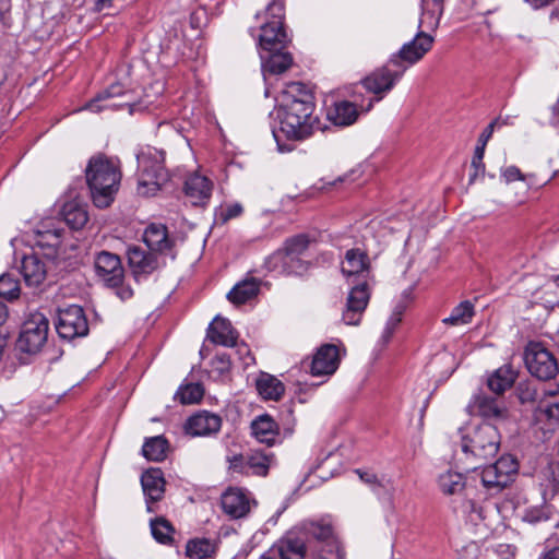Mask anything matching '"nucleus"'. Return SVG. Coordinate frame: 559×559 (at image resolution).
Instances as JSON below:
<instances>
[{
	"label": "nucleus",
	"mask_w": 559,
	"mask_h": 559,
	"mask_svg": "<svg viewBox=\"0 0 559 559\" xmlns=\"http://www.w3.org/2000/svg\"><path fill=\"white\" fill-rule=\"evenodd\" d=\"M221 425L222 419L219 416L207 411H202L188 418L186 431L194 437L210 436L212 433H216L219 430Z\"/></svg>",
	"instance_id": "393cba45"
},
{
	"label": "nucleus",
	"mask_w": 559,
	"mask_h": 559,
	"mask_svg": "<svg viewBox=\"0 0 559 559\" xmlns=\"http://www.w3.org/2000/svg\"><path fill=\"white\" fill-rule=\"evenodd\" d=\"M7 345V337L2 334H0V360L2 359L3 349Z\"/></svg>",
	"instance_id": "338daca9"
},
{
	"label": "nucleus",
	"mask_w": 559,
	"mask_h": 559,
	"mask_svg": "<svg viewBox=\"0 0 559 559\" xmlns=\"http://www.w3.org/2000/svg\"><path fill=\"white\" fill-rule=\"evenodd\" d=\"M524 361L531 374L540 380L552 379L558 372V364L555 356L538 342L527 344Z\"/></svg>",
	"instance_id": "ddd939ff"
},
{
	"label": "nucleus",
	"mask_w": 559,
	"mask_h": 559,
	"mask_svg": "<svg viewBox=\"0 0 559 559\" xmlns=\"http://www.w3.org/2000/svg\"><path fill=\"white\" fill-rule=\"evenodd\" d=\"M242 213V206L239 203L227 205L221 211V219L225 223L231 218L240 216Z\"/></svg>",
	"instance_id": "603ef678"
},
{
	"label": "nucleus",
	"mask_w": 559,
	"mask_h": 559,
	"mask_svg": "<svg viewBox=\"0 0 559 559\" xmlns=\"http://www.w3.org/2000/svg\"><path fill=\"white\" fill-rule=\"evenodd\" d=\"M223 511L231 519L245 516V492L241 488L229 487L221 497Z\"/></svg>",
	"instance_id": "7c9ffc66"
},
{
	"label": "nucleus",
	"mask_w": 559,
	"mask_h": 559,
	"mask_svg": "<svg viewBox=\"0 0 559 559\" xmlns=\"http://www.w3.org/2000/svg\"><path fill=\"white\" fill-rule=\"evenodd\" d=\"M226 298L235 307L245 305V278L235 284V286L227 293Z\"/></svg>",
	"instance_id": "49530a36"
},
{
	"label": "nucleus",
	"mask_w": 559,
	"mask_h": 559,
	"mask_svg": "<svg viewBox=\"0 0 559 559\" xmlns=\"http://www.w3.org/2000/svg\"><path fill=\"white\" fill-rule=\"evenodd\" d=\"M456 511L479 538H487L492 532L497 516L495 508L489 503H478L464 498L456 507Z\"/></svg>",
	"instance_id": "9d476101"
},
{
	"label": "nucleus",
	"mask_w": 559,
	"mask_h": 559,
	"mask_svg": "<svg viewBox=\"0 0 559 559\" xmlns=\"http://www.w3.org/2000/svg\"><path fill=\"white\" fill-rule=\"evenodd\" d=\"M356 473L358 474L359 478L368 484V485H374V484H378V479H377V476L372 473H367V472H361L359 469L356 471Z\"/></svg>",
	"instance_id": "052dcab7"
},
{
	"label": "nucleus",
	"mask_w": 559,
	"mask_h": 559,
	"mask_svg": "<svg viewBox=\"0 0 559 559\" xmlns=\"http://www.w3.org/2000/svg\"><path fill=\"white\" fill-rule=\"evenodd\" d=\"M485 150L483 146H476L474 156L471 163V167L473 171L469 175V183H473L479 176H483L485 173V164L483 163Z\"/></svg>",
	"instance_id": "a18cd8bd"
},
{
	"label": "nucleus",
	"mask_w": 559,
	"mask_h": 559,
	"mask_svg": "<svg viewBox=\"0 0 559 559\" xmlns=\"http://www.w3.org/2000/svg\"><path fill=\"white\" fill-rule=\"evenodd\" d=\"M206 338L215 345L233 347L237 343L238 332L229 320L216 316L206 330Z\"/></svg>",
	"instance_id": "5701e85b"
},
{
	"label": "nucleus",
	"mask_w": 559,
	"mask_h": 559,
	"mask_svg": "<svg viewBox=\"0 0 559 559\" xmlns=\"http://www.w3.org/2000/svg\"><path fill=\"white\" fill-rule=\"evenodd\" d=\"M271 453L251 450L250 455L247 457V465L252 469L253 474L258 476H265L271 464Z\"/></svg>",
	"instance_id": "79ce46f5"
},
{
	"label": "nucleus",
	"mask_w": 559,
	"mask_h": 559,
	"mask_svg": "<svg viewBox=\"0 0 559 559\" xmlns=\"http://www.w3.org/2000/svg\"><path fill=\"white\" fill-rule=\"evenodd\" d=\"M472 414L479 415L486 419H504L508 411L504 405L495 397L476 394L468 404Z\"/></svg>",
	"instance_id": "b1692460"
},
{
	"label": "nucleus",
	"mask_w": 559,
	"mask_h": 559,
	"mask_svg": "<svg viewBox=\"0 0 559 559\" xmlns=\"http://www.w3.org/2000/svg\"><path fill=\"white\" fill-rule=\"evenodd\" d=\"M129 267L136 280L147 276L159 267L158 254L146 251L140 246H129L127 249Z\"/></svg>",
	"instance_id": "6ab92c4d"
},
{
	"label": "nucleus",
	"mask_w": 559,
	"mask_h": 559,
	"mask_svg": "<svg viewBox=\"0 0 559 559\" xmlns=\"http://www.w3.org/2000/svg\"><path fill=\"white\" fill-rule=\"evenodd\" d=\"M342 273L348 280L357 276L359 282L350 288L342 319L347 325H358L370 299L368 286L369 261L365 252L350 249L342 262Z\"/></svg>",
	"instance_id": "7ed1b4c3"
},
{
	"label": "nucleus",
	"mask_w": 559,
	"mask_h": 559,
	"mask_svg": "<svg viewBox=\"0 0 559 559\" xmlns=\"http://www.w3.org/2000/svg\"><path fill=\"white\" fill-rule=\"evenodd\" d=\"M261 282L254 277L247 276V301L257 296L260 290Z\"/></svg>",
	"instance_id": "6e6d98bb"
},
{
	"label": "nucleus",
	"mask_w": 559,
	"mask_h": 559,
	"mask_svg": "<svg viewBox=\"0 0 559 559\" xmlns=\"http://www.w3.org/2000/svg\"><path fill=\"white\" fill-rule=\"evenodd\" d=\"M10 10V0H0V19Z\"/></svg>",
	"instance_id": "0e129e2a"
},
{
	"label": "nucleus",
	"mask_w": 559,
	"mask_h": 559,
	"mask_svg": "<svg viewBox=\"0 0 559 559\" xmlns=\"http://www.w3.org/2000/svg\"><path fill=\"white\" fill-rule=\"evenodd\" d=\"M500 447V433L491 424H481L462 438V450L477 461L493 457Z\"/></svg>",
	"instance_id": "423d86ee"
},
{
	"label": "nucleus",
	"mask_w": 559,
	"mask_h": 559,
	"mask_svg": "<svg viewBox=\"0 0 559 559\" xmlns=\"http://www.w3.org/2000/svg\"><path fill=\"white\" fill-rule=\"evenodd\" d=\"M501 176L507 183H510V182H513L516 180H521V181L525 180V176L515 166H509V167L504 168L501 171Z\"/></svg>",
	"instance_id": "864d4df0"
},
{
	"label": "nucleus",
	"mask_w": 559,
	"mask_h": 559,
	"mask_svg": "<svg viewBox=\"0 0 559 559\" xmlns=\"http://www.w3.org/2000/svg\"><path fill=\"white\" fill-rule=\"evenodd\" d=\"M136 162L138 193L143 197L156 194L168 179L163 152L153 147L142 148L136 154Z\"/></svg>",
	"instance_id": "20e7f679"
},
{
	"label": "nucleus",
	"mask_w": 559,
	"mask_h": 559,
	"mask_svg": "<svg viewBox=\"0 0 559 559\" xmlns=\"http://www.w3.org/2000/svg\"><path fill=\"white\" fill-rule=\"evenodd\" d=\"M276 105L272 112L278 122V131L273 135L278 140V132L290 140H302L311 134L314 122V102L312 93L300 82H289L275 97Z\"/></svg>",
	"instance_id": "f257e3e1"
},
{
	"label": "nucleus",
	"mask_w": 559,
	"mask_h": 559,
	"mask_svg": "<svg viewBox=\"0 0 559 559\" xmlns=\"http://www.w3.org/2000/svg\"><path fill=\"white\" fill-rule=\"evenodd\" d=\"M516 548L509 544H499L495 548V552L500 559H513Z\"/></svg>",
	"instance_id": "5fc2aeb1"
},
{
	"label": "nucleus",
	"mask_w": 559,
	"mask_h": 559,
	"mask_svg": "<svg viewBox=\"0 0 559 559\" xmlns=\"http://www.w3.org/2000/svg\"><path fill=\"white\" fill-rule=\"evenodd\" d=\"M143 241L147 248L158 255L170 254L175 258V239L169 236L166 225L160 223H151L144 230Z\"/></svg>",
	"instance_id": "a211bd4d"
},
{
	"label": "nucleus",
	"mask_w": 559,
	"mask_h": 559,
	"mask_svg": "<svg viewBox=\"0 0 559 559\" xmlns=\"http://www.w3.org/2000/svg\"><path fill=\"white\" fill-rule=\"evenodd\" d=\"M250 427L251 435L258 442L265 443L267 447L274 444L278 435V426L270 415H260L252 420Z\"/></svg>",
	"instance_id": "bb28decb"
},
{
	"label": "nucleus",
	"mask_w": 559,
	"mask_h": 559,
	"mask_svg": "<svg viewBox=\"0 0 559 559\" xmlns=\"http://www.w3.org/2000/svg\"><path fill=\"white\" fill-rule=\"evenodd\" d=\"M211 367L213 372H216L218 376H224L230 370V357L227 354H217L211 360Z\"/></svg>",
	"instance_id": "de8ad7c7"
},
{
	"label": "nucleus",
	"mask_w": 559,
	"mask_h": 559,
	"mask_svg": "<svg viewBox=\"0 0 559 559\" xmlns=\"http://www.w3.org/2000/svg\"><path fill=\"white\" fill-rule=\"evenodd\" d=\"M122 178L120 160L105 153L94 154L85 168V180L93 204L106 209L115 201Z\"/></svg>",
	"instance_id": "f03ea898"
},
{
	"label": "nucleus",
	"mask_w": 559,
	"mask_h": 559,
	"mask_svg": "<svg viewBox=\"0 0 559 559\" xmlns=\"http://www.w3.org/2000/svg\"><path fill=\"white\" fill-rule=\"evenodd\" d=\"M438 486L444 495H456L465 488V477L460 473L448 471L440 474Z\"/></svg>",
	"instance_id": "e433bc0d"
},
{
	"label": "nucleus",
	"mask_w": 559,
	"mask_h": 559,
	"mask_svg": "<svg viewBox=\"0 0 559 559\" xmlns=\"http://www.w3.org/2000/svg\"><path fill=\"white\" fill-rule=\"evenodd\" d=\"M110 3H111V0H98L97 1V7H98V9L102 10V9H104L106 7H109Z\"/></svg>",
	"instance_id": "774afa93"
},
{
	"label": "nucleus",
	"mask_w": 559,
	"mask_h": 559,
	"mask_svg": "<svg viewBox=\"0 0 559 559\" xmlns=\"http://www.w3.org/2000/svg\"><path fill=\"white\" fill-rule=\"evenodd\" d=\"M401 321L402 318L394 314L390 316L381 336L383 344H386L390 341L391 336L393 335L395 329L397 328Z\"/></svg>",
	"instance_id": "8fccbe9b"
},
{
	"label": "nucleus",
	"mask_w": 559,
	"mask_h": 559,
	"mask_svg": "<svg viewBox=\"0 0 559 559\" xmlns=\"http://www.w3.org/2000/svg\"><path fill=\"white\" fill-rule=\"evenodd\" d=\"M147 512H154L153 503L159 501L165 492V479L160 468H148L141 476Z\"/></svg>",
	"instance_id": "aec40b11"
},
{
	"label": "nucleus",
	"mask_w": 559,
	"mask_h": 559,
	"mask_svg": "<svg viewBox=\"0 0 559 559\" xmlns=\"http://www.w3.org/2000/svg\"><path fill=\"white\" fill-rule=\"evenodd\" d=\"M406 67L395 68L390 64V60L381 68L374 70L367 75L362 81V86L370 93L377 95L372 102H378L383 97V94L390 92L395 83L403 76Z\"/></svg>",
	"instance_id": "4468645a"
},
{
	"label": "nucleus",
	"mask_w": 559,
	"mask_h": 559,
	"mask_svg": "<svg viewBox=\"0 0 559 559\" xmlns=\"http://www.w3.org/2000/svg\"><path fill=\"white\" fill-rule=\"evenodd\" d=\"M515 378L516 373L511 366L504 365L489 377L488 386L492 392L501 394L512 386Z\"/></svg>",
	"instance_id": "72a5a7b5"
},
{
	"label": "nucleus",
	"mask_w": 559,
	"mask_h": 559,
	"mask_svg": "<svg viewBox=\"0 0 559 559\" xmlns=\"http://www.w3.org/2000/svg\"><path fill=\"white\" fill-rule=\"evenodd\" d=\"M542 559H559V547L546 552Z\"/></svg>",
	"instance_id": "e2e57ef3"
},
{
	"label": "nucleus",
	"mask_w": 559,
	"mask_h": 559,
	"mask_svg": "<svg viewBox=\"0 0 559 559\" xmlns=\"http://www.w3.org/2000/svg\"><path fill=\"white\" fill-rule=\"evenodd\" d=\"M433 37L425 32H418L417 35L408 43L404 44L401 49L391 56L390 64L393 67H406L415 64L431 49Z\"/></svg>",
	"instance_id": "2eb2a0df"
},
{
	"label": "nucleus",
	"mask_w": 559,
	"mask_h": 559,
	"mask_svg": "<svg viewBox=\"0 0 559 559\" xmlns=\"http://www.w3.org/2000/svg\"><path fill=\"white\" fill-rule=\"evenodd\" d=\"M168 441L163 436L146 438L142 447V455L154 462H160L166 457Z\"/></svg>",
	"instance_id": "c9c22d12"
},
{
	"label": "nucleus",
	"mask_w": 559,
	"mask_h": 559,
	"mask_svg": "<svg viewBox=\"0 0 559 559\" xmlns=\"http://www.w3.org/2000/svg\"><path fill=\"white\" fill-rule=\"evenodd\" d=\"M552 115L555 122L559 123V97L557 103L552 106Z\"/></svg>",
	"instance_id": "69168bd1"
},
{
	"label": "nucleus",
	"mask_w": 559,
	"mask_h": 559,
	"mask_svg": "<svg viewBox=\"0 0 559 559\" xmlns=\"http://www.w3.org/2000/svg\"><path fill=\"white\" fill-rule=\"evenodd\" d=\"M354 100H340L335 102L326 112L328 119L334 124L338 127H348L356 122L359 111H369L373 102L370 98L367 105L364 104V100L359 99L356 93L353 95Z\"/></svg>",
	"instance_id": "dca6fc26"
},
{
	"label": "nucleus",
	"mask_w": 559,
	"mask_h": 559,
	"mask_svg": "<svg viewBox=\"0 0 559 559\" xmlns=\"http://www.w3.org/2000/svg\"><path fill=\"white\" fill-rule=\"evenodd\" d=\"M207 11L202 7H199L195 10H193L189 17L191 28L195 31H201L207 24Z\"/></svg>",
	"instance_id": "09e8293b"
},
{
	"label": "nucleus",
	"mask_w": 559,
	"mask_h": 559,
	"mask_svg": "<svg viewBox=\"0 0 559 559\" xmlns=\"http://www.w3.org/2000/svg\"><path fill=\"white\" fill-rule=\"evenodd\" d=\"M310 243L306 235H297L286 240L284 247L274 252L267 260L270 270L283 274H299L304 264L298 258Z\"/></svg>",
	"instance_id": "6e6552de"
},
{
	"label": "nucleus",
	"mask_w": 559,
	"mask_h": 559,
	"mask_svg": "<svg viewBox=\"0 0 559 559\" xmlns=\"http://www.w3.org/2000/svg\"><path fill=\"white\" fill-rule=\"evenodd\" d=\"M48 333V318L41 312L31 313L21 326L16 349L28 355L38 354L47 343Z\"/></svg>",
	"instance_id": "1a4fd4ad"
},
{
	"label": "nucleus",
	"mask_w": 559,
	"mask_h": 559,
	"mask_svg": "<svg viewBox=\"0 0 559 559\" xmlns=\"http://www.w3.org/2000/svg\"><path fill=\"white\" fill-rule=\"evenodd\" d=\"M55 326L59 337L67 341L86 336L88 333V322L84 309L78 305L59 309Z\"/></svg>",
	"instance_id": "f8f14e48"
},
{
	"label": "nucleus",
	"mask_w": 559,
	"mask_h": 559,
	"mask_svg": "<svg viewBox=\"0 0 559 559\" xmlns=\"http://www.w3.org/2000/svg\"><path fill=\"white\" fill-rule=\"evenodd\" d=\"M95 270L106 286H117L124 278V270L120 258L108 251H102L97 254Z\"/></svg>",
	"instance_id": "f3484780"
},
{
	"label": "nucleus",
	"mask_w": 559,
	"mask_h": 559,
	"mask_svg": "<svg viewBox=\"0 0 559 559\" xmlns=\"http://www.w3.org/2000/svg\"><path fill=\"white\" fill-rule=\"evenodd\" d=\"M340 364V350L336 345L324 344L313 356L311 373L313 376H330L334 373Z\"/></svg>",
	"instance_id": "4be33fe9"
},
{
	"label": "nucleus",
	"mask_w": 559,
	"mask_h": 559,
	"mask_svg": "<svg viewBox=\"0 0 559 559\" xmlns=\"http://www.w3.org/2000/svg\"><path fill=\"white\" fill-rule=\"evenodd\" d=\"M8 318V308L7 306L0 301V326L7 321Z\"/></svg>",
	"instance_id": "680f3d73"
},
{
	"label": "nucleus",
	"mask_w": 559,
	"mask_h": 559,
	"mask_svg": "<svg viewBox=\"0 0 559 559\" xmlns=\"http://www.w3.org/2000/svg\"><path fill=\"white\" fill-rule=\"evenodd\" d=\"M261 67L264 79L267 75H277L286 72L293 64V58L288 52L282 50L261 52Z\"/></svg>",
	"instance_id": "a878e982"
},
{
	"label": "nucleus",
	"mask_w": 559,
	"mask_h": 559,
	"mask_svg": "<svg viewBox=\"0 0 559 559\" xmlns=\"http://www.w3.org/2000/svg\"><path fill=\"white\" fill-rule=\"evenodd\" d=\"M255 389L263 400L278 401L284 395L285 385L276 377L260 372L255 379Z\"/></svg>",
	"instance_id": "c756f323"
},
{
	"label": "nucleus",
	"mask_w": 559,
	"mask_h": 559,
	"mask_svg": "<svg viewBox=\"0 0 559 559\" xmlns=\"http://www.w3.org/2000/svg\"><path fill=\"white\" fill-rule=\"evenodd\" d=\"M420 3L421 15L418 27L437 28L443 12V0H420Z\"/></svg>",
	"instance_id": "2f4dec72"
},
{
	"label": "nucleus",
	"mask_w": 559,
	"mask_h": 559,
	"mask_svg": "<svg viewBox=\"0 0 559 559\" xmlns=\"http://www.w3.org/2000/svg\"><path fill=\"white\" fill-rule=\"evenodd\" d=\"M63 216L67 225L72 229H81L88 221L87 212L78 204L68 203L63 207Z\"/></svg>",
	"instance_id": "a19ab883"
},
{
	"label": "nucleus",
	"mask_w": 559,
	"mask_h": 559,
	"mask_svg": "<svg viewBox=\"0 0 559 559\" xmlns=\"http://www.w3.org/2000/svg\"><path fill=\"white\" fill-rule=\"evenodd\" d=\"M204 395V388L200 382L182 383L175 393V400L183 405L199 403Z\"/></svg>",
	"instance_id": "58836bf2"
},
{
	"label": "nucleus",
	"mask_w": 559,
	"mask_h": 559,
	"mask_svg": "<svg viewBox=\"0 0 559 559\" xmlns=\"http://www.w3.org/2000/svg\"><path fill=\"white\" fill-rule=\"evenodd\" d=\"M213 186L210 178L194 173L186 178L183 191L193 205H204L212 195Z\"/></svg>",
	"instance_id": "412c9836"
},
{
	"label": "nucleus",
	"mask_w": 559,
	"mask_h": 559,
	"mask_svg": "<svg viewBox=\"0 0 559 559\" xmlns=\"http://www.w3.org/2000/svg\"><path fill=\"white\" fill-rule=\"evenodd\" d=\"M411 301V292H405L403 295V299L396 304V306L393 309L392 314L397 316L400 318L403 317L404 311L407 308V305Z\"/></svg>",
	"instance_id": "4d7b16f0"
},
{
	"label": "nucleus",
	"mask_w": 559,
	"mask_h": 559,
	"mask_svg": "<svg viewBox=\"0 0 559 559\" xmlns=\"http://www.w3.org/2000/svg\"><path fill=\"white\" fill-rule=\"evenodd\" d=\"M497 121H492L485 130L484 132L480 134L479 136V145L478 146H483V150H485V146L488 142V140L491 138L492 135V132H493V128L496 126Z\"/></svg>",
	"instance_id": "bf43d9fd"
},
{
	"label": "nucleus",
	"mask_w": 559,
	"mask_h": 559,
	"mask_svg": "<svg viewBox=\"0 0 559 559\" xmlns=\"http://www.w3.org/2000/svg\"><path fill=\"white\" fill-rule=\"evenodd\" d=\"M475 316L474 304L469 300H464L455 306L450 316L442 320V323L451 326H459L472 322Z\"/></svg>",
	"instance_id": "f704fd0d"
},
{
	"label": "nucleus",
	"mask_w": 559,
	"mask_h": 559,
	"mask_svg": "<svg viewBox=\"0 0 559 559\" xmlns=\"http://www.w3.org/2000/svg\"><path fill=\"white\" fill-rule=\"evenodd\" d=\"M215 546L206 538L189 540L186 546V556L188 559H206L214 555Z\"/></svg>",
	"instance_id": "ea45409f"
},
{
	"label": "nucleus",
	"mask_w": 559,
	"mask_h": 559,
	"mask_svg": "<svg viewBox=\"0 0 559 559\" xmlns=\"http://www.w3.org/2000/svg\"><path fill=\"white\" fill-rule=\"evenodd\" d=\"M265 19L258 34L259 53L282 50L288 41V35L283 26V2H271L266 8Z\"/></svg>",
	"instance_id": "39448f33"
},
{
	"label": "nucleus",
	"mask_w": 559,
	"mask_h": 559,
	"mask_svg": "<svg viewBox=\"0 0 559 559\" xmlns=\"http://www.w3.org/2000/svg\"><path fill=\"white\" fill-rule=\"evenodd\" d=\"M83 108L93 112L128 109L132 115L143 110L144 106L135 100L131 91L126 90L120 83H115L87 102Z\"/></svg>",
	"instance_id": "0eeeda50"
},
{
	"label": "nucleus",
	"mask_w": 559,
	"mask_h": 559,
	"mask_svg": "<svg viewBox=\"0 0 559 559\" xmlns=\"http://www.w3.org/2000/svg\"><path fill=\"white\" fill-rule=\"evenodd\" d=\"M20 296V284L10 274H2L0 276V297L7 300L16 299Z\"/></svg>",
	"instance_id": "37998d69"
},
{
	"label": "nucleus",
	"mask_w": 559,
	"mask_h": 559,
	"mask_svg": "<svg viewBox=\"0 0 559 559\" xmlns=\"http://www.w3.org/2000/svg\"><path fill=\"white\" fill-rule=\"evenodd\" d=\"M519 471L516 459L510 454L502 455L496 463L483 468L480 478L490 492H500L515 478Z\"/></svg>",
	"instance_id": "9b49d317"
},
{
	"label": "nucleus",
	"mask_w": 559,
	"mask_h": 559,
	"mask_svg": "<svg viewBox=\"0 0 559 559\" xmlns=\"http://www.w3.org/2000/svg\"><path fill=\"white\" fill-rule=\"evenodd\" d=\"M109 288L115 290V295L121 300L127 301L131 299L134 295V292L130 285L123 283V280L117 284V286H108Z\"/></svg>",
	"instance_id": "3c124183"
},
{
	"label": "nucleus",
	"mask_w": 559,
	"mask_h": 559,
	"mask_svg": "<svg viewBox=\"0 0 559 559\" xmlns=\"http://www.w3.org/2000/svg\"><path fill=\"white\" fill-rule=\"evenodd\" d=\"M307 532L319 540H326L333 534V528L330 523L325 521L311 522L307 526Z\"/></svg>",
	"instance_id": "c03bdc74"
},
{
	"label": "nucleus",
	"mask_w": 559,
	"mask_h": 559,
	"mask_svg": "<svg viewBox=\"0 0 559 559\" xmlns=\"http://www.w3.org/2000/svg\"><path fill=\"white\" fill-rule=\"evenodd\" d=\"M305 545L297 538L282 539L275 547L261 556V559H302Z\"/></svg>",
	"instance_id": "cd10ccee"
},
{
	"label": "nucleus",
	"mask_w": 559,
	"mask_h": 559,
	"mask_svg": "<svg viewBox=\"0 0 559 559\" xmlns=\"http://www.w3.org/2000/svg\"><path fill=\"white\" fill-rule=\"evenodd\" d=\"M151 533L154 539L163 545H171L174 543L175 528L173 524L163 516L155 518L150 522Z\"/></svg>",
	"instance_id": "4c0bfd02"
},
{
	"label": "nucleus",
	"mask_w": 559,
	"mask_h": 559,
	"mask_svg": "<svg viewBox=\"0 0 559 559\" xmlns=\"http://www.w3.org/2000/svg\"><path fill=\"white\" fill-rule=\"evenodd\" d=\"M534 417L536 421H558L559 395H555L552 392L545 393V396L539 401L534 412Z\"/></svg>",
	"instance_id": "473e14b6"
},
{
	"label": "nucleus",
	"mask_w": 559,
	"mask_h": 559,
	"mask_svg": "<svg viewBox=\"0 0 559 559\" xmlns=\"http://www.w3.org/2000/svg\"><path fill=\"white\" fill-rule=\"evenodd\" d=\"M21 273L26 285L36 287L45 281L47 270L45 263L36 254H28L22 259Z\"/></svg>",
	"instance_id": "c85d7f7f"
},
{
	"label": "nucleus",
	"mask_w": 559,
	"mask_h": 559,
	"mask_svg": "<svg viewBox=\"0 0 559 559\" xmlns=\"http://www.w3.org/2000/svg\"><path fill=\"white\" fill-rule=\"evenodd\" d=\"M519 397L522 403L534 402L537 399V392L531 386L520 388Z\"/></svg>",
	"instance_id": "13d9d810"
}]
</instances>
